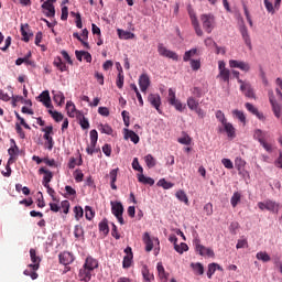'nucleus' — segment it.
Returning a JSON list of instances; mask_svg holds the SVG:
<instances>
[{
  "mask_svg": "<svg viewBox=\"0 0 282 282\" xmlns=\"http://www.w3.org/2000/svg\"><path fill=\"white\" fill-rule=\"evenodd\" d=\"M203 29L207 34H210L215 30V15L213 13H204L200 15Z\"/></svg>",
  "mask_w": 282,
  "mask_h": 282,
  "instance_id": "nucleus-1",
  "label": "nucleus"
},
{
  "mask_svg": "<svg viewBox=\"0 0 282 282\" xmlns=\"http://www.w3.org/2000/svg\"><path fill=\"white\" fill-rule=\"evenodd\" d=\"M193 246H195L196 252L200 254V257H215V251L210 248H206L205 246L202 245V240L199 238H195L193 240Z\"/></svg>",
  "mask_w": 282,
  "mask_h": 282,
  "instance_id": "nucleus-2",
  "label": "nucleus"
},
{
  "mask_svg": "<svg viewBox=\"0 0 282 282\" xmlns=\"http://www.w3.org/2000/svg\"><path fill=\"white\" fill-rule=\"evenodd\" d=\"M167 102L176 109V111H184V105H182V101L177 99L175 96V90L173 88L169 89L167 95Z\"/></svg>",
  "mask_w": 282,
  "mask_h": 282,
  "instance_id": "nucleus-3",
  "label": "nucleus"
},
{
  "mask_svg": "<svg viewBox=\"0 0 282 282\" xmlns=\"http://www.w3.org/2000/svg\"><path fill=\"white\" fill-rule=\"evenodd\" d=\"M96 144H98V131H90V145L86 148V153L88 155H94V153H98V149H96Z\"/></svg>",
  "mask_w": 282,
  "mask_h": 282,
  "instance_id": "nucleus-4",
  "label": "nucleus"
},
{
  "mask_svg": "<svg viewBox=\"0 0 282 282\" xmlns=\"http://www.w3.org/2000/svg\"><path fill=\"white\" fill-rule=\"evenodd\" d=\"M158 52L160 56H164L165 58H172V61H180V56L177 55V53L166 48L162 43L158 45Z\"/></svg>",
  "mask_w": 282,
  "mask_h": 282,
  "instance_id": "nucleus-5",
  "label": "nucleus"
},
{
  "mask_svg": "<svg viewBox=\"0 0 282 282\" xmlns=\"http://www.w3.org/2000/svg\"><path fill=\"white\" fill-rule=\"evenodd\" d=\"M188 15L196 35L204 36V31L202 30V26H199V20H197V15L195 14V11L193 9H188Z\"/></svg>",
  "mask_w": 282,
  "mask_h": 282,
  "instance_id": "nucleus-6",
  "label": "nucleus"
},
{
  "mask_svg": "<svg viewBox=\"0 0 282 282\" xmlns=\"http://www.w3.org/2000/svg\"><path fill=\"white\" fill-rule=\"evenodd\" d=\"M31 264L28 265L31 270H39L41 268V257L36 254V249H30Z\"/></svg>",
  "mask_w": 282,
  "mask_h": 282,
  "instance_id": "nucleus-7",
  "label": "nucleus"
},
{
  "mask_svg": "<svg viewBox=\"0 0 282 282\" xmlns=\"http://www.w3.org/2000/svg\"><path fill=\"white\" fill-rule=\"evenodd\" d=\"M229 67L231 69H241V72H250V64L243 61L230 59Z\"/></svg>",
  "mask_w": 282,
  "mask_h": 282,
  "instance_id": "nucleus-8",
  "label": "nucleus"
},
{
  "mask_svg": "<svg viewBox=\"0 0 282 282\" xmlns=\"http://www.w3.org/2000/svg\"><path fill=\"white\" fill-rule=\"evenodd\" d=\"M269 102L272 107V111L275 118H281V106L279 102H276V99H274V91L272 90H269Z\"/></svg>",
  "mask_w": 282,
  "mask_h": 282,
  "instance_id": "nucleus-9",
  "label": "nucleus"
},
{
  "mask_svg": "<svg viewBox=\"0 0 282 282\" xmlns=\"http://www.w3.org/2000/svg\"><path fill=\"white\" fill-rule=\"evenodd\" d=\"M148 102H150V105H152V107H154V109H156L159 113H162V110H160V106L162 105V98L159 94H150L148 96Z\"/></svg>",
  "mask_w": 282,
  "mask_h": 282,
  "instance_id": "nucleus-10",
  "label": "nucleus"
},
{
  "mask_svg": "<svg viewBox=\"0 0 282 282\" xmlns=\"http://www.w3.org/2000/svg\"><path fill=\"white\" fill-rule=\"evenodd\" d=\"M20 32L22 35V41H24V43H30V37L34 36V33H32V30H30V24L28 23L21 24Z\"/></svg>",
  "mask_w": 282,
  "mask_h": 282,
  "instance_id": "nucleus-11",
  "label": "nucleus"
},
{
  "mask_svg": "<svg viewBox=\"0 0 282 282\" xmlns=\"http://www.w3.org/2000/svg\"><path fill=\"white\" fill-rule=\"evenodd\" d=\"M139 86H140L141 91L143 94H147V89H149V87H151V78H149V75L142 74L139 77Z\"/></svg>",
  "mask_w": 282,
  "mask_h": 282,
  "instance_id": "nucleus-12",
  "label": "nucleus"
},
{
  "mask_svg": "<svg viewBox=\"0 0 282 282\" xmlns=\"http://www.w3.org/2000/svg\"><path fill=\"white\" fill-rule=\"evenodd\" d=\"M59 263L62 265H69L70 263H74V254H72L68 251H64L58 254Z\"/></svg>",
  "mask_w": 282,
  "mask_h": 282,
  "instance_id": "nucleus-13",
  "label": "nucleus"
},
{
  "mask_svg": "<svg viewBox=\"0 0 282 282\" xmlns=\"http://www.w3.org/2000/svg\"><path fill=\"white\" fill-rule=\"evenodd\" d=\"M37 99H40V102H42L44 107H46V109L52 108V98L50 97V90L42 91L39 95Z\"/></svg>",
  "mask_w": 282,
  "mask_h": 282,
  "instance_id": "nucleus-14",
  "label": "nucleus"
},
{
  "mask_svg": "<svg viewBox=\"0 0 282 282\" xmlns=\"http://www.w3.org/2000/svg\"><path fill=\"white\" fill-rule=\"evenodd\" d=\"M39 172L44 175L43 186L45 188H50V183L52 182V177H54V174L51 171L46 170L45 167H41Z\"/></svg>",
  "mask_w": 282,
  "mask_h": 282,
  "instance_id": "nucleus-15",
  "label": "nucleus"
},
{
  "mask_svg": "<svg viewBox=\"0 0 282 282\" xmlns=\"http://www.w3.org/2000/svg\"><path fill=\"white\" fill-rule=\"evenodd\" d=\"M240 90L245 94L247 98H256L254 97V89H252V86L250 84L243 83V80H239Z\"/></svg>",
  "mask_w": 282,
  "mask_h": 282,
  "instance_id": "nucleus-16",
  "label": "nucleus"
},
{
  "mask_svg": "<svg viewBox=\"0 0 282 282\" xmlns=\"http://www.w3.org/2000/svg\"><path fill=\"white\" fill-rule=\"evenodd\" d=\"M66 111L69 118H78V113H83L80 110L76 109V105L72 101L66 102Z\"/></svg>",
  "mask_w": 282,
  "mask_h": 282,
  "instance_id": "nucleus-17",
  "label": "nucleus"
},
{
  "mask_svg": "<svg viewBox=\"0 0 282 282\" xmlns=\"http://www.w3.org/2000/svg\"><path fill=\"white\" fill-rule=\"evenodd\" d=\"M54 3H56V1H45L42 4L43 10H47L46 17L48 18L55 17L56 14V10L54 9Z\"/></svg>",
  "mask_w": 282,
  "mask_h": 282,
  "instance_id": "nucleus-18",
  "label": "nucleus"
},
{
  "mask_svg": "<svg viewBox=\"0 0 282 282\" xmlns=\"http://www.w3.org/2000/svg\"><path fill=\"white\" fill-rule=\"evenodd\" d=\"M118 171H120V169H113L107 175V177L110 178V186L112 191H118V186L116 185V182L118 181Z\"/></svg>",
  "mask_w": 282,
  "mask_h": 282,
  "instance_id": "nucleus-19",
  "label": "nucleus"
},
{
  "mask_svg": "<svg viewBox=\"0 0 282 282\" xmlns=\"http://www.w3.org/2000/svg\"><path fill=\"white\" fill-rule=\"evenodd\" d=\"M240 34L248 47H252V41L250 40V34L248 33V26L242 25L240 26Z\"/></svg>",
  "mask_w": 282,
  "mask_h": 282,
  "instance_id": "nucleus-20",
  "label": "nucleus"
},
{
  "mask_svg": "<svg viewBox=\"0 0 282 282\" xmlns=\"http://www.w3.org/2000/svg\"><path fill=\"white\" fill-rule=\"evenodd\" d=\"M124 139L131 140L133 144H138V142H140V137L133 130L129 129H124Z\"/></svg>",
  "mask_w": 282,
  "mask_h": 282,
  "instance_id": "nucleus-21",
  "label": "nucleus"
},
{
  "mask_svg": "<svg viewBox=\"0 0 282 282\" xmlns=\"http://www.w3.org/2000/svg\"><path fill=\"white\" fill-rule=\"evenodd\" d=\"M111 213L112 215H115V217L122 215L124 213V207L122 206V203L111 202Z\"/></svg>",
  "mask_w": 282,
  "mask_h": 282,
  "instance_id": "nucleus-22",
  "label": "nucleus"
},
{
  "mask_svg": "<svg viewBox=\"0 0 282 282\" xmlns=\"http://www.w3.org/2000/svg\"><path fill=\"white\" fill-rule=\"evenodd\" d=\"M53 100L54 102H56V105H58L59 107L65 105V95L63 94V91H56L53 90Z\"/></svg>",
  "mask_w": 282,
  "mask_h": 282,
  "instance_id": "nucleus-23",
  "label": "nucleus"
},
{
  "mask_svg": "<svg viewBox=\"0 0 282 282\" xmlns=\"http://www.w3.org/2000/svg\"><path fill=\"white\" fill-rule=\"evenodd\" d=\"M281 208V205L274 200L267 199V210L270 213H274L275 215H279V210Z\"/></svg>",
  "mask_w": 282,
  "mask_h": 282,
  "instance_id": "nucleus-24",
  "label": "nucleus"
},
{
  "mask_svg": "<svg viewBox=\"0 0 282 282\" xmlns=\"http://www.w3.org/2000/svg\"><path fill=\"white\" fill-rule=\"evenodd\" d=\"M79 279L85 282L91 281V270L83 267V269L79 270Z\"/></svg>",
  "mask_w": 282,
  "mask_h": 282,
  "instance_id": "nucleus-25",
  "label": "nucleus"
},
{
  "mask_svg": "<svg viewBox=\"0 0 282 282\" xmlns=\"http://www.w3.org/2000/svg\"><path fill=\"white\" fill-rule=\"evenodd\" d=\"M143 243L145 245L147 252H151V250H153V238H151V235H149V232H144Z\"/></svg>",
  "mask_w": 282,
  "mask_h": 282,
  "instance_id": "nucleus-26",
  "label": "nucleus"
},
{
  "mask_svg": "<svg viewBox=\"0 0 282 282\" xmlns=\"http://www.w3.org/2000/svg\"><path fill=\"white\" fill-rule=\"evenodd\" d=\"M84 268L94 272V270H96V268H98V260H96L91 257L86 258Z\"/></svg>",
  "mask_w": 282,
  "mask_h": 282,
  "instance_id": "nucleus-27",
  "label": "nucleus"
},
{
  "mask_svg": "<svg viewBox=\"0 0 282 282\" xmlns=\"http://www.w3.org/2000/svg\"><path fill=\"white\" fill-rule=\"evenodd\" d=\"M76 119L78 120L82 129H89V120L85 117L83 112H77Z\"/></svg>",
  "mask_w": 282,
  "mask_h": 282,
  "instance_id": "nucleus-28",
  "label": "nucleus"
},
{
  "mask_svg": "<svg viewBox=\"0 0 282 282\" xmlns=\"http://www.w3.org/2000/svg\"><path fill=\"white\" fill-rule=\"evenodd\" d=\"M224 127V131H226L228 138H235V127L232 126V123L225 121L223 123Z\"/></svg>",
  "mask_w": 282,
  "mask_h": 282,
  "instance_id": "nucleus-29",
  "label": "nucleus"
},
{
  "mask_svg": "<svg viewBox=\"0 0 282 282\" xmlns=\"http://www.w3.org/2000/svg\"><path fill=\"white\" fill-rule=\"evenodd\" d=\"M198 54H199V50H197V48H192L189 51H186L183 56L184 63H188V61H191V58H193V56H198Z\"/></svg>",
  "mask_w": 282,
  "mask_h": 282,
  "instance_id": "nucleus-30",
  "label": "nucleus"
},
{
  "mask_svg": "<svg viewBox=\"0 0 282 282\" xmlns=\"http://www.w3.org/2000/svg\"><path fill=\"white\" fill-rule=\"evenodd\" d=\"M253 139L258 140V142L261 144L265 141V132L261 129H256L253 132Z\"/></svg>",
  "mask_w": 282,
  "mask_h": 282,
  "instance_id": "nucleus-31",
  "label": "nucleus"
},
{
  "mask_svg": "<svg viewBox=\"0 0 282 282\" xmlns=\"http://www.w3.org/2000/svg\"><path fill=\"white\" fill-rule=\"evenodd\" d=\"M98 130L100 131V133H106V135H111L113 133V128H111V126L107 123H100L98 126Z\"/></svg>",
  "mask_w": 282,
  "mask_h": 282,
  "instance_id": "nucleus-32",
  "label": "nucleus"
},
{
  "mask_svg": "<svg viewBox=\"0 0 282 282\" xmlns=\"http://www.w3.org/2000/svg\"><path fill=\"white\" fill-rule=\"evenodd\" d=\"M217 78H220L224 83H230V69L219 70Z\"/></svg>",
  "mask_w": 282,
  "mask_h": 282,
  "instance_id": "nucleus-33",
  "label": "nucleus"
},
{
  "mask_svg": "<svg viewBox=\"0 0 282 282\" xmlns=\"http://www.w3.org/2000/svg\"><path fill=\"white\" fill-rule=\"evenodd\" d=\"M53 65L59 69V72H67V64L61 59V57H57L54 62Z\"/></svg>",
  "mask_w": 282,
  "mask_h": 282,
  "instance_id": "nucleus-34",
  "label": "nucleus"
},
{
  "mask_svg": "<svg viewBox=\"0 0 282 282\" xmlns=\"http://www.w3.org/2000/svg\"><path fill=\"white\" fill-rule=\"evenodd\" d=\"M175 197L178 202H183V204L188 205V196L186 195L185 191H182V189L177 191L175 194Z\"/></svg>",
  "mask_w": 282,
  "mask_h": 282,
  "instance_id": "nucleus-35",
  "label": "nucleus"
},
{
  "mask_svg": "<svg viewBox=\"0 0 282 282\" xmlns=\"http://www.w3.org/2000/svg\"><path fill=\"white\" fill-rule=\"evenodd\" d=\"M256 259H258V261H262L263 263H268L269 261H271L270 254H268V252L265 251H260L256 254Z\"/></svg>",
  "mask_w": 282,
  "mask_h": 282,
  "instance_id": "nucleus-36",
  "label": "nucleus"
},
{
  "mask_svg": "<svg viewBox=\"0 0 282 282\" xmlns=\"http://www.w3.org/2000/svg\"><path fill=\"white\" fill-rule=\"evenodd\" d=\"M187 107L191 111H193L194 109H197V107H199V100L195 99V97H188Z\"/></svg>",
  "mask_w": 282,
  "mask_h": 282,
  "instance_id": "nucleus-37",
  "label": "nucleus"
},
{
  "mask_svg": "<svg viewBox=\"0 0 282 282\" xmlns=\"http://www.w3.org/2000/svg\"><path fill=\"white\" fill-rule=\"evenodd\" d=\"M8 153L10 155L9 162H14V155H19V145H11V148L8 150Z\"/></svg>",
  "mask_w": 282,
  "mask_h": 282,
  "instance_id": "nucleus-38",
  "label": "nucleus"
},
{
  "mask_svg": "<svg viewBox=\"0 0 282 282\" xmlns=\"http://www.w3.org/2000/svg\"><path fill=\"white\" fill-rule=\"evenodd\" d=\"M138 181L141 184H148L149 186H153V184H155V181L153 178L147 177V176H144V174L139 175Z\"/></svg>",
  "mask_w": 282,
  "mask_h": 282,
  "instance_id": "nucleus-39",
  "label": "nucleus"
},
{
  "mask_svg": "<svg viewBox=\"0 0 282 282\" xmlns=\"http://www.w3.org/2000/svg\"><path fill=\"white\" fill-rule=\"evenodd\" d=\"M239 202H241V194L239 192H235L230 199L232 208H237Z\"/></svg>",
  "mask_w": 282,
  "mask_h": 282,
  "instance_id": "nucleus-40",
  "label": "nucleus"
},
{
  "mask_svg": "<svg viewBox=\"0 0 282 282\" xmlns=\"http://www.w3.org/2000/svg\"><path fill=\"white\" fill-rule=\"evenodd\" d=\"M43 138L46 140L45 147L48 151H52L54 149V138H52V134H44Z\"/></svg>",
  "mask_w": 282,
  "mask_h": 282,
  "instance_id": "nucleus-41",
  "label": "nucleus"
},
{
  "mask_svg": "<svg viewBox=\"0 0 282 282\" xmlns=\"http://www.w3.org/2000/svg\"><path fill=\"white\" fill-rule=\"evenodd\" d=\"M117 32L119 34V37L124 39V40L133 39L135 36V34H133L129 31L120 30V29H118Z\"/></svg>",
  "mask_w": 282,
  "mask_h": 282,
  "instance_id": "nucleus-42",
  "label": "nucleus"
},
{
  "mask_svg": "<svg viewBox=\"0 0 282 282\" xmlns=\"http://www.w3.org/2000/svg\"><path fill=\"white\" fill-rule=\"evenodd\" d=\"M74 236L76 237V239L85 237V230L83 229V226L76 225L74 227Z\"/></svg>",
  "mask_w": 282,
  "mask_h": 282,
  "instance_id": "nucleus-43",
  "label": "nucleus"
},
{
  "mask_svg": "<svg viewBox=\"0 0 282 282\" xmlns=\"http://www.w3.org/2000/svg\"><path fill=\"white\" fill-rule=\"evenodd\" d=\"M74 213H75L76 221H80V219H83V216L85 215V212L83 210V207H80V206H75Z\"/></svg>",
  "mask_w": 282,
  "mask_h": 282,
  "instance_id": "nucleus-44",
  "label": "nucleus"
},
{
  "mask_svg": "<svg viewBox=\"0 0 282 282\" xmlns=\"http://www.w3.org/2000/svg\"><path fill=\"white\" fill-rule=\"evenodd\" d=\"M191 268H193L195 274H199V275L204 274V265L202 263L199 262L192 263Z\"/></svg>",
  "mask_w": 282,
  "mask_h": 282,
  "instance_id": "nucleus-45",
  "label": "nucleus"
},
{
  "mask_svg": "<svg viewBox=\"0 0 282 282\" xmlns=\"http://www.w3.org/2000/svg\"><path fill=\"white\" fill-rule=\"evenodd\" d=\"M174 250L178 252V254H184V252H188V245L182 242L181 245H175Z\"/></svg>",
  "mask_w": 282,
  "mask_h": 282,
  "instance_id": "nucleus-46",
  "label": "nucleus"
},
{
  "mask_svg": "<svg viewBox=\"0 0 282 282\" xmlns=\"http://www.w3.org/2000/svg\"><path fill=\"white\" fill-rule=\"evenodd\" d=\"M232 116H235V118L242 122V124H246V115L243 113V111L234 110Z\"/></svg>",
  "mask_w": 282,
  "mask_h": 282,
  "instance_id": "nucleus-47",
  "label": "nucleus"
},
{
  "mask_svg": "<svg viewBox=\"0 0 282 282\" xmlns=\"http://www.w3.org/2000/svg\"><path fill=\"white\" fill-rule=\"evenodd\" d=\"M50 116H52L53 120H55V122H62L63 120V113L58 112V111H54V110H48Z\"/></svg>",
  "mask_w": 282,
  "mask_h": 282,
  "instance_id": "nucleus-48",
  "label": "nucleus"
},
{
  "mask_svg": "<svg viewBox=\"0 0 282 282\" xmlns=\"http://www.w3.org/2000/svg\"><path fill=\"white\" fill-rule=\"evenodd\" d=\"M96 213L94 212V209H91L90 206H86L85 207V217L86 219H88V221H91L95 217Z\"/></svg>",
  "mask_w": 282,
  "mask_h": 282,
  "instance_id": "nucleus-49",
  "label": "nucleus"
},
{
  "mask_svg": "<svg viewBox=\"0 0 282 282\" xmlns=\"http://www.w3.org/2000/svg\"><path fill=\"white\" fill-rule=\"evenodd\" d=\"M142 275H143L144 282H152L155 280V276L151 272H149L148 269H144L142 271Z\"/></svg>",
  "mask_w": 282,
  "mask_h": 282,
  "instance_id": "nucleus-50",
  "label": "nucleus"
},
{
  "mask_svg": "<svg viewBox=\"0 0 282 282\" xmlns=\"http://www.w3.org/2000/svg\"><path fill=\"white\" fill-rule=\"evenodd\" d=\"M144 160L148 169H153V166L156 164L155 158H153L151 154L145 155Z\"/></svg>",
  "mask_w": 282,
  "mask_h": 282,
  "instance_id": "nucleus-51",
  "label": "nucleus"
},
{
  "mask_svg": "<svg viewBox=\"0 0 282 282\" xmlns=\"http://www.w3.org/2000/svg\"><path fill=\"white\" fill-rule=\"evenodd\" d=\"M99 230L100 232H104V235H109V225L107 219H104L101 223H99Z\"/></svg>",
  "mask_w": 282,
  "mask_h": 282,
  "instance_id": "nucleus-52",
  "label": "nucleus"
},
{
  "mask_svg": "<svg viewBox=\"0 0 282 282\" xmlns=\"http://www.w3.org/2000/svg\"><path fill=\"white\" fill-rule=\"evenodd\" d=\"M133 263V256H124L122 261V268L126 270Z\"/></svg>",
  "mask_w": 282,
  "mask_h": 282,
  "instance_id": "nucleus-53",
  "label": "nucleus"
},
{
  "mask_svg": "<svg viewBox=\"0 0 282 282\" xmlns=\"http://www.w3.org/2000/svg\"><path fill=\"white\" fill-rule=\"evenodd\" d=\"M217 272V263H210L208 265L207 276L208 279H213V275Z\"/></svg>",
  "mask_w": 282,
  "mask_h": 282,
  "instance_id": "nucleus-54",
  "label": "nucleus"
},
{
  "mask_svg": "<svg viewBox=\"0 0 282 282\" xmlns=\"http://www.w3.org/2000/svg\"><path fill=\"white\" fill-rule=\"evenodd\" d=\"M14 113H15L17 120L20 121V123H19L20 127H24V129H31L30 124H28V122H25V119H23V117H21V115H19V112L15 111Z\"/></svg>",
  "mask_w": 282,
  "mask_h": 282,
  "instance_id": "nucleus-55",
  "label": "nucleus"
},
{
  "mask_svg": "<svg viewBox=\"0 0 282 282\" xmlns=\"http://www.w3.org/2000/svg\"><path fill=\"white\" fill-rule=\"evenodd\" d=\"M156 270L161 279H166V271L164 270V265H162V262L158 263Z\"/></svg>",
  "mask_w": 282,
  "mask_h": 282,
  "instance_id": "nucleus-56",
  "label": "nucleus"
},
{
  "mask_svg": "<svg viewBox=\"0 0 282 282\" xmlns=\"http://www.w3.org/2000/svg\"><path fill=\"white\" fill-rule=\"evenodd\" d=\"M116 85L119 89H122V87H124V74H118Z\"/></svg>",
  "mask_w": 282,
  "mask_h": 282,
  "instance_id": "nucleus-57",
  "label": "nucleus"
},
{
  "mask_svg": "<svg viewBox=\"0 0 282 282\" xmlns=\"http://www.w3.org/2000/svg\"><path fill=\"white\" fill-rule=\"evenodd\" d=\"M132 169L134 171H139V173H144V169L140 165V162L138 161V158H134L132 161Z\"/></svg>",
  "mask_w": 282,
  "mask_h": 282,
  "instance_id": "nucleus-58",
  "label": "nucleus"
},
{
  "mask_svg": "<svg viewBox=\"0 0 282 282\" xmlns=\"http://www.w3.org/2000/svg\"><path fill=\"white\" fill-rule=\"evenodd\" d=\"M23 274L25 276H31L32 281H36V279H39V273H36V271L32 270H24Z\"/></svg>",
  "mask_w": 282,
  "mask_h": 282,
  "instance_id": "nucleus-59",
  "label": "nucleus"
},
{
  "mask_svg": "<svg viewBox=\"0 0 282 282\" xmlns=\"http://www.w3.org/2000/svg\"><path fill=\"white\" fill-rule=\"evenodd\" d=\"M262 145V148L264 149V151H267V153H272V151H274V147L272 145V143H268V141H262L260 143Z\"/></svg>",
  "mask_w": 282,
  "mask_h": 282,
  "instance_id": "nucleus-60",
  "label": "nucleus"
},
{
  "mask_svg": "<svg viewBox=\"0 0 282 282\" xmlns=\"http://www.w3.org/2000/svg\"><path fill=\"white\" fill-rule=\"evenodd\" d=\"M191 67L194 72H197L202 67V62L199 59H189Z\"/></svg>",
  "mask_w": 282,
  "mask_h": 282,
  "instance_id": "nucleus-61",
  "label": "nucleus"
},
{
  "mask_svg": "<svg viewBox=\"0 0 282 282\" xmlns=\"http://www.w3.org/2000/svg\"><path fill=\"white\" fill-rule=\"evenodd\" d=\"M15 131L21 140H25V131H23V128L19 124V122L15 123Z\"/></svg>",
  "mask_w": 282,
  "mask_h": 282,
  "instance_id": "nucleus-62",
  "label": "nucleus"
},
{
  "mask_svg": "<svg viewBox=\"0 0 282 282\" xmlns=\"http://www.w3.org/2000/svg\"><path fill=\"white\" fill-rule=\"evenodd\" d=\"M245 107H246L247 111H249L253 116H256V113L259 111V109L257 107H254V105H252L250 102L245 104Z\"/></svg>",
  "mask_w": 282,
  "mask_h": 282,
  "instance_id": "nucleus-63",
  "label": "nucleus"
},
{
  "mask_svg": "<svg viewBox=\"0 0 282 282\" xmlns=\"http://www.w3.org/2000/svg\"><path fill=\"white\" fill-rule=\"evenodd\" d=\"M74 177H75V182H83L85 174H83V171L76 170L74 173Z\"/></svg>",
  "mask_w": 282,
  "mask_h": 282,
  "instance_id": "nucleus-64",
  "label": "nucleus"
}]
</instances>
